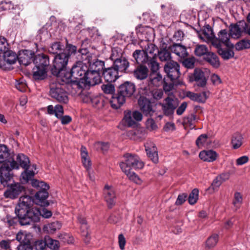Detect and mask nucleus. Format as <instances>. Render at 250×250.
<instances>
[{
    "label": "nucleus",
    "mask_w": 250,
    "mask_h": 250,
    "mask_svg": "<svg viewBox=\"0 0 250 250\" xmlns=\"http://www.w3.org/2000/svg\"><path fill=\"white\" fill-rule=\"evenodd\" d=\"M78 67L75 68L74 75L79 77V83H84L88 86L99 84L101 81L100 73L96 71L90 70L86 63L78 61Z\"/></svg>",
    "instance_id": "1"
},
{
    "label": "nucleus",
    "mask_w": 250,
    "mask_h": 250,
    "mask_svg": "<svg viewBox=\"0 0 250 250\" xmlns=\"http://www.w3.org/2000/svg\"><path fill=\"white\" fill-rule=\"evenodd\" d=\"M20 224L21 226L31 225L35 227V223L38 222L41 218V210L37 208H28L18 205L15 210Z\"/></svg>",
    "instance_id": "2"
},
{
    "label": "nucleus",
    "mask_w": 250,
    "mask_h": 250,
    "mask_svg": "<svg viewBox=\"0 0 250 250\" xmlns=\"http://www.w3.org/2000/svg\"><path fill=\"white\" fill-rule=\"evenodd\" d=\"M77 49V48L76 46L67 43L64 52L55 56L53 62V67L51 70L53 75L58 74L61 70L65 69L69 57L72 54L76 53Z\"/></svg>",
    "instance_id": "3"
},
{
    "label": "nucleus",
    "mask_w": 250,
    "mask_h": 250,
    "mask_svg": "<svg viewBox=\"0 0 250 250\" xmlns=\"http://www.w3.org/2000/svg\"><path fill=\"white\" fill-rule=\"evenodd\" d=\"M50 96L58 102L67 104L69 101L68 93L64 89L63 83L52 80L49 84Z\"/></svg>",
    "instance_id": "4"
},
{
    "label": "nucleus",
    "mask_w": 250,
    "mask_h": 250,
    "mask_svg": "<svg viewBox=\"0 0 250 250\" xmlns=\"http://www.w3.org/2000/svg\"><path fill=\"white\" fill-rule=\"evenodd\" d=\"M124 161L120 164L122 171L134 169H141L144 167L143 162L139 157L134 154L126 153L124 155Z\"/></svg>",
    "instance_id": "5"
},
{
    "label": "nucleus",
    "mask_w": 250,
    "mask_h": 250,
    "mask_svg": "<svg viewBox=\"0 0 250 250\" xmlns=\"http://www.w3.org/2000/svg\"><path fill=\"white\" fill-rule=\"evenodd\" d=\"M17 161L20 166L25 170L22 172L21 176V180L22 182L27 183L35 175V172L32 170H28L30 161L29 158L23 154H19L17 156Z\"/></svg>",
    "instance_id": "6"
},
{
    "label": "nucleus",
    "mask_w": 250,
    "mask_h": 250,
    "mask_svg": "<svg viewBox=\"0 0 250 250\" xmlns=\"http://www.w3.org/2000/svg\"><path fill=\"white\" fill-rule=\"evenodd\" d=\"M78 61L72 66L71 71H66L65 69L61 70L59 74L54 75L57 76V79L55 81L63 83L68 84L70 83H79V77H76L74 75V69L78 67Z\"/></svg>",
    "instance_id": "7"
},
{
    "label": "nucleus",
    "mask_w": 250,
    "mask_h": 250,
    "mask_svg": "<svg viewBox=\"0 0 250 250\" xmlns=\"http://www.w3.org/2000/svg\"><path fill=\"white\" fill-rule=\"evenodd\" d=\"M162 107V109L166 116H170L173 114L175 110L179 105L177 98L170 96L166 98L163 103L159 104Z\"/></svg>",
    "instance_id": "8"
},
{
    "label": "nucleus",
    "mask_w": 250,
    "mask_h": 250,
    "mask_svg": "<svg viewBox=\"0 0 250 250\" xmlns=\"http://www.w3.org/2000/svg\"><path fill=\"white\" fill-rule=\"evenodd\" d=\"M83 59H84L83 63L88 64V69L92 71H96V72L100 73V71L103 69L104 66V62L97 59L95 56H92L91 54L86 53L83 55Z\"/></svg>",
    "instance_id": "9"
},
{
    "label": "nucleus",
    "mask_w": 250,
    "mask_h": 250,
    "mask_svg": "<svg viewBox=\"0 0 250 250\" xmlns=\"http://www.w3.org/2000/svg\"><path fill=\"white\" fill-rule=\"evenodd\" d=\"M164 71L170 81H175L180 75V65L175 61H170L165 64Z\"/></svg>",
    "instance_id": "10"
},
{
    "label": "nucleus",
    "mask_w": 250,
    "mask_h": 250,
    "mask_svg": "<svg viewBox=\"0 0 250 250\" xmlns=\"http://www.w3.org/2000/svg\"><path fill=\"white\" fill-rule=\"evenodd\" d=\"M25 191V188L21 184L17 183L8 187L3 195L6 198L15 199Z\"/></svg>",
    "instance_id": "11"
},
{
    "label": "nucleus",
    "mask_w": 250,
    "mask_h": 250,
    "mask_svg": "<svg viewBox=\"0 0 250 250\" xmlns=\"http://www.w3.org/2000/svg\"><path fill=\"white\" fill-rule=\"evenodd\" d=\"M103 194L108 208H112L115 205L117 198L114 187L112 186L105 185L103 189Z\"/></svg>",
    "instance_id": "12"
},
{
    "label": "nucleus",
    "mask_w": 250,
    "mask_h": 250,
    "mask_svg": "<svg viewBox=\"0 0 250 250\" xmlns=\"http://www.w3.org/2000/svg\"><path fill=\"white\" fill-rule=\"evenodd\" d=\"M110 59L113 61V67L117 71L121 72H125L129 65V63L124 57L117 58L115 54V51L112 50V53L110 57Z\"/></svg>",
    "instance_id": "13"
},
{
    "label": "nucleus",
    "mask_w": 250,
    "mask_h": 250,
    "mask_svg": "<svg viewBox=\"0 0 250 250\" xmlns=\"http://www.w3.org/2000/svg\"><path fill=\"white\" fill-rule=\"evenodd\" d=\"M230 36V33H228L227 30H221L218 34V38L214 39L212 42L216 41L218 44L221 45V44H223L227 48H233L234 47L233 44L231 43L229 41Z\"/></svg>",
    "instance_id": "14"
},
{
    "label": "nucleus",
    "mask_w": 250,
    "mask_h": 250,
    "mask_svg": "<svg viewBox=\"0 0 250 250\" xmlns=\"http://www.w3.org/2000/svg\"><path fill=\"white\" fill-rule=\"evenodd\" d=\"M246 22L244 21H239L235 24H231L229 26V33L231 37L234 39L240 38L244 33V27Z\"/></svg>",
    "instance_id": "15"
},
{
    "label": "nucleus",
    "mask_w": 250,
    "mask_h": 250,
    "mask_svg": "<svg viewBox=\"0 0 250 250\" xmlns=\"http://www.w3.org/2000/svg\"><path fill=\"white\" fill-rule=\"evenodd\" d=\"M35 57V54L33 51L23 50L20 52L18 60L21 64L26 66L32 62H34Z\"/></svg>",
    "instance_id": "16"
},
{
    "label": "nucleus",
    "mask_w": 250,
    "mask_h": 250,
    "mask_svg": "<svg viewBox=\"0 0 250 250\" xmlns=\"http://www.w3.org/2000/svg\"><path fill=\"white\" fill-rule=\"evenodd\" d=\"M10 172L11 168L9 165L3 163L0 167V182L4 187L8 186V182L12 178Z\"/></svg>",
    "instance_id": "17"
},
{
    "label": "nucleus",
    "mask_w": 250,
    "mask_h": 250,
    "mask_svg": "<svg viewBox=\"0 0 250 250\" xmlns=\"http://www.w3.org/2000/svg\"><path fill=\"white\" fill-rule=\"evenodd\" d=\"M138 104L141 111L146 116H152L154 112L152 104L149 100L144 97H141Z\"/></svg>",
    "instance_id": "18"
},
{
    "label": "nucleus",
    "mask_w": 250,
    "mask_h": 250,
    "mask_svg": "<svg viewBox=\"0 0 250 250\" xmlns=\"http://www.w3.org/2000/svg\"><path fill=\"white\" fill-rule=\"evenodd\" d=\"M190 81H195L197 84L201 87L206 85L207 80L204 72L199 68H195L193 74L190 77Z\"/></svg>",
    "instance_id": "19"
},
{
    "label": "nucleus",
    "mask_w": 250,
    "mask_h": 250,
    "mask_svg": "<svg viewBox=\"0 0 250 250\" xmlns=\"http://www.w3.org/2000/svg\"><path fill=\"white\" fill-rule=\"evenodd\" d=\"M135 89V84L132 83L127 81L119 86L118 91L125 97L128 98L133 95Z\"/></svg>",
    "instance_id": "20"
},
{
    "label": "nucleus",
    "mask_w": 250,
    "mask_h": 250,
    "mask_svg": "<svg viewBox=\"0 0 250 250\" xmlns=\"http://www.w3.org/2000/svg\"><path fill=\"white\" fill-rule=\"evenodd\" d=\"M145 147L148 157L154 163H158L159 158L157 148L155 144L150 141L145 144Z\"/></svg>",
    "instance_id": "21"
},
{
    "label": "nucleus",
    "mask_w": 250,
    "mask_h": 250,
    "mask_svg": "<svg viewBox=\"0 0 250 250\" xmlns=\"http://www.w3.org/2000/svg\"><path fill=\"white\" fill-rule=\"evenodd\" d=\"M103 76L108 83L114 82L119 77L118 72L113 66L103 69Z\"/></svg>",
    "instance_id": "22"
},
{
    "label": "nucleus",
    "mask_w": 250,
    "mask_h": 250,
    "mask_svg": "<svg viewBox=\"0 0 250 250\" xmlns=\"http://www.w3.org/2000/svg\"><path fill=\"white\" fill-rule=\"evenodd\" d=\"M217 42H212V45L217 49L218 54L221 57L226 60L232 58L234 56V53L232 50L233 48H228L227 49L222 48L220 44H218Z\"/></svg>",
    "instance_id": "23"
},
{
    "label": "nucleus",
    "mask_w": 250,
    "mask_h": 250,
    "mask_svg": "<svg viewBox=\"0 0 250 250\" xmlns=\"http://www.w3.org/2000/svg\"><path fill=\"white\" fill-rule=\"evenodd\" d=\"M198 37L205 42L212 41L213 34V31L209 25H205L203 28L198 33Z\"/></svg>",
    "instance_id": "24"
},
{
    "label": "nucleus",
    "mask_w": 250,
    "mask_h": 250,
    "mask_svg": "<svg viewBox=\"0 0 250 250\" xmlns=\"http://www.w3.org/2000/svg\"><path fill=\"white\" fill-rule=\"evenodd\" d=\"M168 49L181 58H185L188 56L186 46L179 43H174L169 46Z\"/></svg>",
    "instance_id": "25"
},
{
    "label": "nucleus",
    "mask_w": 250,
    "mask_h": 250,
    "mask_svg": "<svg viewBox=\"0 0 250 250\" xmlns=\"http://www.w3.org/2000/svg\"><path fill=\"white\" fill-rule=\"evenodd\" d=\"M49 59L47 55L45 54L38 55L34 59V63L35 66L41 67L47 69L49 65Z\"/></svg>",
    "instance_id": "26"
},
{
    "label": "nucleus",
    "mask_w": 250,
    "mask_h": 250,
    "mask_svg": "<svg viewBox=\"0 0 250 250\" xmlns=\"http://www.w3.org/2000/svg\"><path fill=\"white\" fill-rule=\"evenodd\" d=\"M126 98L125 96L118 91L117 94H114L112 96L110 100L111 106L115 109L120 108L125 103Z\"/></svg>",
    "instance_id": "27"
},
{
    "label": "nucleus",
    "mask_w": 250,
    "mask_h": 250,
    "mask_svg": "<svg viewBox=\"0 0 250 250\" xmlns=\"http://www.w3.org/2000/svg\"><path fill=\"white\" fill-rule=\"evenodd\" d=\"M199 156L204 161L212 162L216 160L218 154L213 150H203L200 152Z\"/></svg>",
    "instance_id": "28"
},
{
    "label": "nucleus",
    "mask_w": 250,
    "mask_h": 250,
    "mask_svg": "<svg viewBox=\"0 0 250 250\" xmlns=\"http://www.w3.org/2000/svg\"><path fill=\"white\" fill-rule=\"evenodd\" d=\"M204 59L214 68H218L220 65L219 58L214 53L208 52L204 56Z\"/></svg>",
    "instance_id": "29"
},
{
    "label": "nucleus",
    "mask_w": 250,
    "mask_h": 250,
    "mask_svg": "<svg viewBox=\"0 0 250 250\" xmlns=\"http://www.w3.org/2000/svg\"><path fill=\"white\" fill-rule=\"evenodd\" d=\"M207 92L203 91L200 93H194L188 91L187 93V96L190 100L199 103H205L208 98Z\"/></svg>",
    "instance_id": "30"
},
{
    "label": "nucleus",
    "mask_w": 250,
    "mask_h": 250,
    "mask_svg": "<svg viewBox=\"0 0 250 250\" xmlns=\"http://www.w3.org/2000/svg\"><path fill=\"white\" fill-rule=\"evenodd\" d=\"M77 219L78 222L81 225L80 229L82 233L83 236H85L84 241L86 243H88L89 241V237L88 236V233L87 231L88 227L87 226V221L85 220V218L81 215H79L77 217Z\"/></svg>",
    "instance_id": "31"
},
{
    "label": "nucleus",
    "mask_w": 250,
    "mask_h": 250,
    "mask_svg": "<svg viewBox=\"0 0 250 250\" xmlns=\"http://www.w3.org/2000/svg\"><path fill=\"white\" fill-rule=\"evenodd\" d=\"M148 69L144 65H139L134 70V76L138 80H144L148 76Z\"/></svg>",
    "instance_id": "32"
},
{
    "label": "nucleus",
    "mask_w": 250,
    "mask_h": 250,
    "mask_svg": "<svg viewBox=\"0 0 250 250\" xmlns=\"http://www.w3.org/2000/svg\"><path fill=\"white\" fill-rule=\"evenodd\" d=\"M47 69L35 66L33 68V78L36 80H44L47 77Z\"/></svg>",
    "instance_id": "33"
},
{
    "label": "nucleus",
    "mask_w": 250,
    "mask_h": 250,
    "mask_svg": "<svg viewBox=\"0 0 250 250\" xmlns=\"http://www.w3.org/2000/svg\"><path fill=\"white\" fill-rule=\"evenodd\" d=\"M2 54L4 61L8 64H14L18 60V56L15 52L12 50L8 49Z\"/></svg>",
    "instance_id": "34"
},
{
    "label": "nucleus",
    "mask_w": 250,
    "mask_h": 250,
    "mask_svg": "<svg viewBox=\"0 0 250 250\" xmlns=\"http://www.w3.org/2000/svg\"><path fill=\"white\" fill-rule=\"evenodd\" d=\"M81 156L83 167L88 170L91 167V162L88 157L86 148L83 146H82L81 148Z\"/></svg>",
    "instance_id": "35"
},
{
    "label": "nucleus",
    "mask_w": 250,
    "mask_h": 250,
    "mask_svg": "<svg viewBox=\"0 0 250 250\" xmlns=\"http://www.w3.org/2000/svg\"><path fill=\"white\" fill-rule=\"evenodd\" d=\"M198 119L195 114H189L184 118L183 125L185 127H189L190 129H193L195 128V124Z\"/></svg>",
    "instance_id": "36"
},
{
    "label": "nucleus",
    "mask_w": 250,
    "mask_h": 250,
    "mask_svg": "<svg viewBox=\"0 0 250 250\" xmlns=\"http://www.w3.org/2000/svg\"><path fill=\"white\" fill-rule=\"evenodd\" d=\"M47 191V190L45 189L40 190L35 194L36 199L39 200L38 204L41 203V206H47L49 205V203L45 201L48 196V193Z\"/></svg>",
    "instance_id": "37"
},
{
    "label": "nucleus",
    "mask_w": 250,
    "mask_h": 250,
    "mask_svg": "<svg viewBox=\"0 0 250 250\" xmlns=\"http://www.w3.org/2000/svg\"><path fill=\"white\" fill-rule=\"evenodd\" d=\"M64 50H65V48L63 44L59 42L52 43L48 48L49 53L56 55L62 53Z\"/></svg>",
    "instance_id": "38"
},
{
    "label": "nucleus",
    "mask_w": 250,
    "mask_h": 250,
    "mask_svg": "<svg viewBox=\"0 0 250 250\" xmlns=\"http://www.w3.org/2000/svg\"><path fill=\"white\" fill-rule=\"evenodd\" d=\"M132 56L138 63L148 62V59L146 58L144 50H136L133 52Z\"/></svg>",
    "instance_id": "39"
},
{
    "label": "nucleus",
    "mask_w": 250,
    "mask_h": 250,
    "mask_svg": "<svg viewBox=\"0 0 250 250\" xmlns=\"http://www.w3.org/2000/svg\"><path fill=\"white\" fill-rule=\"evenodd\" d=\"M158 56L161 62H169L171 60V53L166 48L161 49L158 51Z\"/></svg>",
    "instance_id": "40"
},
{
    "label": "nucleus",
    "mask_w": 250,
    "mask_h": 250,
    "mask_svg": "<svg viewBox=\"0 0 250 250\" xmlns=\"http://www.w3.org/2000/svg\"><path fill=\"white\" fill-rule=\"evenodd\" d=\"M157 49L155 45L152 43H148L147 47H146L144 51L145 52V55L148 59V62L150 59L156 58V53L155 51Z\"/></svg>",
    "instance_id": "41"
},
{
    "label": "nucleus",
    "mask_w": 250,
    "mask_h": 250,
    "mask_svg": "<svg viewBox=\"0 0 250 250\" xmlns=\"http://www.w3.org/2000/svg\"><path fill=\"white\" fill-rule=\"evenodd\" d=\"M61 227L62 224L60 222L55 221L44 225L43 229L48 233H53L57 230L60 229Z\"/></svg>",
    "instance_id": "42"
},
{
    "label": "nucleus",
    "mask_w": 250,
    "mask_h": 250,
    "mask_svg": "<svg viewBox=\"0 0 250 250\" xmlns=\"http://www.w3.org/2000/svg\"><path fill=\"white\" fill-rule=\"evenodd\" d=\"M219 236L216 234H213L210 236L206 240L205 247L207 249L213 248L218 241Z\"/></svg>",
    "instance_id": "43"
},
{
    "label": "nucleus",
    "mask_w": 250,
    "mask_h": 250,
    "mask_svg": "<svg viewBox=\"0 0 250 250\" xmlns=\"http://www.w3.org/2000/svg\"><path fill=\"white\" fill-rule=\"evenodd\" d=\"M33 198L29 196H23L20 197L18 205H22L23 207L31 208L33 205Z\"/></svg>",
    "instance_id": "44"
},
{
    "label": "nucleus",
    "mask_w": 250,
    "mask_h": 250,
    "mask_svg": "<svg viewBox=\"0 0 250 250\" xmlns=\"http://www.w3.org/2000/svg\"><path fill=\"white\" fill-rule=\"evenodd\" d=\"M45 240H46L47 246L50 249L58 250L59 249L60 243L58 240H54L49 236H45Z\"/></svg>",
    "instance_id": "45"
},
{
    "label": "nucleus",
    "mask_w": 250,
    "mask_h": 250,
    "mask_svg": "<svg viewBox=\"0 0 250 250\" xmlns=\"http://www.w3.org/2000/svg\"><path fill=\"white\" fill-rule=\"evenodd\" d=\"M243 139V136L240 134H235L232 137L231 144L234 149H237L241 146Z\"/></svg>",
    "instance_id": "46"
},
{
    "label": "nucleus",
    "mask_w": 250,
    "mask_h": 250,
    "mask_svg": "<svg viewBox=\"0 0 250 250\" xmlns=\"http://www.w3.org/2000/svg\"><path fill=\"white\" fill-rule=\"evenodd\" d=\"M31 184L33 187L37 188L39 190L43 189L48 190L49 188L48 185L44 182L38 181L37 180H32Z\"/></svg>",
    "instance_id": "47"
},
{
    "label": "nucleus",
    "mask_w": 250,
    "mask_h": 250,
    "mask_svg": "<svg viewBox=\"0 0 250 250\" xmlns=\"http://www.w3.org/2000/svg\"><path fill=\"white\" fill-rule=\"evenodd\" d=\"M128 177V178L136 184H140L141 183V179L135 172L132 171L131 169L125 170L123 171Z\"/></svg>",
    "instance_id": "48"
},
{
    "label": "nucleus",
    "mask_w": 250,
    "mask_h": 250,
    "mask_svg": "<svg viewBox=\"0 0 250 250\" xmlns=\"http://www.w3.org/2000/svg\"><path fill=\"white\" fill-rule=\"evenodd\" d=\"M235 47L237 50L250 48V40H242L236 43Z\"/></svg>",
    "instance_id": "49"
},
{
    "label": "nucleus",
    "mask_w": 250,
    "mask_h": 250,
    "mask_svg": "<svg viewBox=\"0 0 250 250\" xmlns=\"http://www.w3.org/2000/svg\"><path fill=\"white\" fill-rule=\"evenodd\" d=\"M208 48L205 45H197L194 49L195 54L199 57L206 55L208 53Z\"/></svg>",
    "instance_id": "50"
},
{
    "label": "nucleus",
    "mask_w": 250,
    "mask_h": 250,
    "mask_svg": "<svg viewBox=\"0 0 250 250\" xmlns=\"http://www.w3.org/2000/svg\"><path fill=\"white\" fill-rule=\"evenodd\" d=\"M199 197V190L197 188L193 189L189 194L188 201L190 205H194L197 201Z\"/></svg>",
    "instance_id": "51"
},
{
    "label": "nucleus",
    "mask_w": 250,
    "mask_h": 250,
    "mask_svg": "<svg viewBox=\"0 0 250 250\" xmlns=\"http://www.w3.org/2000/svg\"><path fill=\"white\" fill-rule=\"evenodd\" d=\"M208 136L206 134L200 135L196 141V145L199 148L205 146L207 143Z\"/></svg>",
    "instance_id": "52"
},
{
    "label": "nucleus",
    "mask_w": 250,
    "mask_h": 250,
    "mask_svg": "<svg viewBox=\"0 0 250 250\" xmlns=\"http://www.w3.org/2000/svg\"><path fill=\"white\" fill-rule=\"evenodd\" d=\"M124 120L125 124L128 126H132L136 125V122L133 119L132 113L130 111L125 114Z\"/></svg>",
    "instance_id": "53"
},
{
    "label": "nucleus",
    "mask_w": 250,
    "mask_h": 250,
    "mask_svg": "<svg viewBox=\"0 0 250 250\" xmlns=\"http://www.w3.org/2000/svg\"><path fill=\"white\" fill-rule=\"evenodd\" d=\"M242 201L243 197L241 194L238 192H235L234 195L233 204L234 206L236 209L240 208L241 205L242 203Z\"/></svg>",
    "instance_id": "54"
},
{
    "label": "nucleus",
    "mask_w": 250,
    "mask_h": 250,
    "mask_svg": "<svg viewBox=\"0 0 250 250\" xmlns=\"http://www.w3.org/2000/svg\"><path fill=\"white\" fill-rule=\"evenodd\" d=\"M146 63L148 65L152 72H157L159 69V64L156 61V58L150 59L149 62Z\"/></svg>",
    "instance_id": "55"
},
{
    "label": "nucleus",
    "mask_w": 250,
    "mask_h": 250,
    "mask_svg": "<svg viewBox=\"0 0 250 250\" xmlns=\"http://www.w3.org/2000/svg\"><path fill=\"white\" fill-rule=\"evenodd\" d=\"M9 149L5 145L0 144V158L6 159L9 157Z\"/></svg>",
    "instance_id": "56"
},
{
    "label": "nucleus",
    "mask_w": 250,
    "mask_h": 250,
    "mask_svg": "<svg viewBox=\"0 0 250 250\" xmlns=\"http://www.w3.org/2000/svg\"><path fill=\"white\" fill-rule=\"evenodd\" d=\"M18 219L17 217H13L9 215H6V217L3 219L4 222L8 227L15 225Z\"/></svg>",
    "instance_id": "57"
},
{
    "label": "nucleus",
    "mask_w": 250,
    "mask_h": 250,
    "mask_svg": "<svg viewBox=\"0 0 250 250\" xmlns=\"http://www.w3.org/2000/svg\"><path fill=\"white\" fill-rule=\"evenodd\" d=\"M47 246L45 237L44 239L38 240L35 242L34 247L36 250H43Z\"/></svg>",
    "instance_id": "58"
},
{
    "label": "nucleus",
    "mask_w": 250,
    "mask_h": 250,
    "mask_svg": "<svg viewBox=\"0 0 250 250\" xmlns=\"http://www.w3.org/2000/svg\"><path fill=\"white\" fill-rule=\"evenodd\" d=\"M174 81H171L170 83H168L166 82L165 81H164V83L163 85V88L166 93L167 95H169L170 94V92L173 89L174 85Z\"/></svg>",
    "instance_id": "59"
},
{
    "label": "nucleus",
    "mask_w": 250,
    "mask_h": 250,
    "mask_svg": "<svg viewBox=\"0 0 250 250\" xmlns=\"http://www.w3.org/2000/svg\"><path fill=\"white\" fill-rule=\"evenodd\" d=\"M9 44L4 37H0V53H4L9 49Z\"/></svg>",
    "instance_id": "60"
},
{
    "label": "nucleus",
    "mask_w": 250,
    "mask_h": 250,
    "mask_svg": "<svg viewBox=\"0 0 250 250\" xmlns=\"http://www.w3.org/2000/svg\"><path fill=\"white\" fill-rule=\"evenodd\" d=\"M151 93L153 98L157 100L162 99L164 94L163 91L161 89H155Z\"/></svg>",
    "instance_id": "61"
},
{
    "label": "nucleus",
    "mask_w": 250,
    "mask_h": 250,
    "mask_svg": "<svg viewBox=\"0 0 250 250\" xmlns=\"http://www.w3.org/2000/svg\"><path fill=\"white\" fill-rule=\"evenodd\" d=\"M195 59L194 58H188L183 62V65L187 68H193L194 67Z\"/></svg>",
    "instance_id": "62"
},
{
    "label": "nucleus",
    "mask_w": 250,
    "mask_h": 250,
    "mask_svg": "<svg viewBox=\"0 0 250 250\" xmlns=\"http://www.w3.org/2000/svg\"><path fill=\"white\" fill-rule=\"evenodd\" d=\"M102 89L106 94H113L115 91V87L111 84H104Z\"/></svg>",
    "instance_id": "63"
},
{
    "label": "nucleus",
    "mask_w": 250,
    "mask_h": 250,
    "mask_svg": "<svg viewBox=\"0 0 250 250\" xmlns=\"http://www.w3.org/2000/svg\"><path fill=\"white\" fill-rule=\"evenodd\" d=\"M146 127L150 131L154 130L157 128V125L155 122L151 118H149L147 120L146 122Z\"/></svg>",
    "instance_id": "64"
}]
</instances>
